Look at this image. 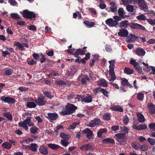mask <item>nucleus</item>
I'll return each mask as SVG.
<instances>
[{
  "label": "nucleus",
  "mask_w": 155,
  "mask_h": 155,
  "mask_svg": "<svg viewBox=\"0 0 155 155\" xmlns=\"http://www.w3.org/2000/svg\"><path fill=\"white\" fill-rule=\"evenodd\" d=\"M65 108H63L61 111L60 112L61 115L69 114L74 112L76 109L77 107L71 104H67Z\"/></svg>",
  "instance_id": "f257e3e1"
},
{
  "label": "nucleus",
  "mask_w": 155,
  "mask_h": 155,
  "mask_svg": "<svg viewBox=\"0 0 155 155\" xmlns=\"http://www.w3.org/2000/svg\"><path fill=\"white\" fill-rule=\"evenodd\" d=\"M113 19L109 18L105 21L106 24L110 27H114L117 26L118 24V21L121 20V18L118 16H113Z\"/></svg>",
  "instance_id": "f03ea898"
},
{
  "label": "nucleus",
  "mask_w": 155,
  "mask_h": 155,
  "mask_svg": "<svg viewBox=\"0 0 155 155\" xmlns=\"http://www.w3.org/2000/svg\"><path fill=\"white\" fill-rule=\"evenodd\" d=\"M108 62L110 64L109 73L111 77V78L108 80L110 81L113 82L116 78V77L115 75L114 71L115 61L114 60H112L109 61Z\"/></svg>",
  "instance_id": "7ed1b4c3"
},
{
  "label": "nucleus",
  "mask_w": 155,
  "mask_h": 155,
  "mask_svg": "<svg viewBox=\"0 0 155 155\" xmlns=\"http://www.w3.org/2000/svg\"><path fill=\"white\" fill-rule=\"evenodd\" d=\"M18 125L21 127H22L24 129L28 131V127L34 126V124L31 122V119L30 118L27 117L26 119L19 122L18 123Z\"/></svg>",
  "instance_id": "20e7f679"
},
{
  "label": "nucleus",
  "mask_w": 155,
  "mask_h": 155,
  "mask_svg": "<svg viewBox=\"0 0 155 155\" xmlns=\"http://www.w3.org/2000/svg\"><path fill=\"white\" fill-rule=\"evenodd\" d=\"M125 134L124 133H120L115 134L114 138L120 145H124L126 143L125 139Z\"/></svg>",
  "instance_id": "39448f33"
},
{
  "label": "nucleus",
  "mask_w": 155,
  "mask_h": 155,
  "mask_svg": "<svg viewBox=\"0 0 155 155\" xmlns=\"http://www.w3.org/2000/svg\"><path fill=\"white\" fill-rule=\"evenodd\" d=\"M22 14L23 17L27 19L34 18L36 17V15L34 13L30 12L28 10L23 11Z\"/></svg>",
  "instance_id": "423d86ee"
},
{
  "label": "nucleus",
  "mask_w": 155,
  "mask_h": 155,
  "mask_svg": "<svg viewBox=\"0 0 155 155\" xmlns=\"http://www.w3.org/2000/svg\"><path fill=\"white\" fill-rule=\"evenodd\" d=\"M138 5L140 9L145 12L148 11V5L144 0H139Z\"/></svg>",
  "instance_id": "0eeeda50"
},
{
  "label": "nucleus",
  "mask_w": 155,
  "mask_h": 155,
  "mask_svg": "<svg viewBox=\"0 0 155 155\" xmlns=\"http://www.w3.org/2000/svg\"><path fill=\"white\" fill-rule=\"evenodd\" d=\"M101 122L100 119L96 118L90 121L87 124V126L90 127H94L96 125H99L101 124Z\"/></svg>",
  "instance_id": "6e6552de"
},
{
  "label": "nucleus",
  "mask_w": 155,
  "mask_h": 155,
  "mask_svg": "<svg viewBox=\"0 0 155 155\" xmlns=\"http://www.w3.org/2000/svg\"><path fill=\"white\" fill-rule=\"evenodd\" d=\"M0 99L2 101L8 104H14L15 102V99L8 97L2 96Z\"/></svg>",
  "instance_id": "1a4fd4ad"
},
{
  "label": "nucleus",
  "mask_w": 155,
  "mask_h": 155,
  "mask_svg": "<svg viewBox=\"0 0 155 155\" xmlns=\"http://www.w3.org/2000/svg\"><path fill=\"white\" fill-rule=\"evenodd\" d=\"M35 103L39 106L44 105L46 103V100L44 96H41L35 100Z\"/></svg>",
  "instance_id": "9d476101"
},
{
  "label": "nucleus",
  "mask_w": 155,
  "mask_h": 155,
  "mask_svg": "<svg viewBox=\"0 0 155 155\" xmlns=\"http://www.w3.org/2000/svg\"><path fill=\"white\" fill-rule=\"evenodd\" d=\"M130 27L133 29L145 30V28L143 26L137 23H130Z\"/></svg>",
  "instance_id": "9b49d317"
},
{
  "label": "nucleus",
  "mask_w": 155,
  "mask_h": 155,
  "mask_svg": "<svg viewBox=\"0 0 155 155\" xmlns=\"http://www.w3.org/2000/svg\"><path fill=\"white\" fill-rule=\"evenodd\" d=\"M58 116V114L55 113H49L48 114V116L46 117L51 121L52 122L55 120Z\"/></svg>",
  "instance_id": "f8f14e48"
},
{
  "label": "nucleus",
  "mask_w": 155,
  "mask_h": 155,
  "mask_svg": "<svg viewBox=\"0 0 155 155\" xmlns=\"http://www.w3.org/2000/svg\"><path fill=\"white\" fill-rule=\"evenodd\" d=\"M89 78L87 75L83 76L82 74L80 75L78 78V81H81L83 84H85L87 81L89 80Z\"/></svg>",
  "instance_id": "ddd939ff"
},
{
  "label": "nucleus",
  "mask_w": 155,
  "mask_h": 155,
  "mask_svg": "<svg viewBox=\"0 0 155 155\" xmlns=\"http://www.w3.org/2000/svg\"><path fill=\"white\" fill-rule=\"evenodd\" d=\"M14 45L15 46L18 47L21 50H24V47L26 48L28 47V45L26 43H21L17 41L14 42Z\"/></svg>",
  "instance_id": "4468645a"
},
{
  "label": "nucleus",
  "mask_w": 155,
  "mask_h": 155,
  "mask_svg": "<svg viewBox=\"0 0 155 155\" xmlns=\"http://www.w3.org/2000/svg\"><path fill=\"white\" fill-rule=\"evenodd\" d=\"M129 34L128 31L126 29H121L118 33V35L120 37H126L128 36Z\"/></svg>",
  "instance_id": "2eb2a0df"
},
{
  "label": "nucleus",
  "mask_w": 155,
  "mask_h": 155,
  "mask_svg": "<svg viewBox=\"0 0 155 155\" xmlns=\"http://www.w3.org/2000/svg\"><path fill=\"white\" fill-rule=\"evenodd\" d=\"M79 149L82 151H88L89 150H93L94 149L92 146L89 144L82 146L79 147Z\"/></svg>",
  "instance_id": "dca6fc26"
},
{
  "label": "nucleus",
  "mask_w": 155,
  "mask_h": 155,
  "mask_svg": "<svg viewBox=\"0 0 155 155\" xmlns=\"http://www.w3.org/2000/svg\"><path fill=\"white\" fill-rule=\"evenodd\" d=\"M39 151L41 153L44 155H47L48 153L47 147L45 145H42L40 147Z\"/></svg>",
  "instance_id": "f3484780"
},
{
  "label": "nucleus",
  "mask_w": 155,
  "mask_h": 155,
  "mask_svg": "<svg viewBox=\"0 0 155 155\" xmlns=\"http://www.w3.org/2000/svg\"><path fill=\"white\" fill-rule=\"evenodd\" d=\"M92 100V96L90 94H88L86 96H83V100H81L82 102L89 103L91 102Z\"/></svg>",
  "instance_id": "a211bd4d"
},
{
  "label": "nucleus",
  "mask_w": 155,
  "mask_h": 155,
  "mask_svg": "<svg viewBox=\"0 0 155 155\" xmlns=\"http://www.w3.org/2000/svg\"><path fill=\"white\" fill-rule=\"evenodd\" d=\"M77 71L76 68L72 67L70 69L67 70V73L69 76H73Z\"/></svg>",
  "instance_id": "6ab92c4d"
},
{
  "label": "nucleus",
  "mask_w": 155,
  "mask_h": 155,
  "mask_svg": "<svg viewBox=\"0 0 155 155\" xmlns=\"http://www.w3.org/2000/svg\"><path fill=\"white\" fill-rule=\"evenodd\" d=\"M138 37V36L135 35L130 34L127 38L126 40L127 42L130 43L131 42L134 41Z\"/></svg>",
  "instance_id": "aec40b11"
},
{
  "label": "nucleus",
  "mask_w": 155,
  "mask_h": 155,
  "mask_svg": "<svg viewBox=\"0 0 155 155\" xmlns=\"http://www.w3.org/2000/svg\"><path fill=\"white\" fill-rule=\"evenodd\" d=\"M132 127L133 129L137 130L145 129L147 128V126L145 125H140L139 126H137L134 124H133Z\"/></svg>",
  "instance_id": "412c9836"
},
{
  "label": "nucleus",
  "mask_w": 155,
  "mask_h": 155,
  "mask_svg": "<svg viewBox=\"0 0 155 155\" xmlns=\"http://www.w3.org/2000/svg\"><path fill=\"white\" fill-rule=\"evenodd\" d=\"M82 133L84 134H86V136L88 139H91V136L93 134V132L88 128H87L83 131Z\"/></svg>",
  "instance_id": "4be33fe9"
},
{
  "label": "nucleus",
  "mask_w": 155,
  "mask_h": 155,
  "mask_svg": "<svg viewBox=\"0 0 155 155\" xmlns=\"http://www.w3.org/2000/svg\"><path fill=\"white\" fill-rule=\"evenodd\" d=\"M128 26H130V23L128 21L126 20L122 21L119 24V27L121 28H127Z\"/></svg>",
  "instance_id": "5701e85b"
},
{
  "label": "nucleus",
  "mask_w": 155,
  "mask_h": 155,
  "mask_svg": "<svg viewBox=\"0 0 155 155\" xmlns=\"http://www.w3.org/2000/svg\"><path fill=\"white\" fill-rule=\"evenodd\" d=\"M150 113L152 114L155 113V105L153 103H149L147 105Z\"/></svg>",
  "instance_id": "b1692460"
},
{
  "label": "nucleus",
  "mask_w": 155,
  "mask_h": 155,
  "mask_svg": "<svg viewBox=\"0 0 155 155\" xmlns=\"http://www.w3.org/2000/svg\"><path fill=\"white\" fill-rule=\"evenodd\" d=\"M136 53L139 56H143L145 53L146 52L142 48H137L135 50Z\"/></svg>",
  "instance_id": "393cba45"
},
{
  "label": "nucleus",
  "mask_w": 155,
  "mask_h": 155,
  "mask_svg": "<svg viewBox=\"0 0 155 155\" xmlns=\"http://www.w3.org/2000/svg\"><path fill=\"white\" fill-rule=\"evenodd\" d=\"M118 14L119 15V17H120V18H124L126 17V15H125V13L123 8H120L118 10Z\"/></svg>",
  "instance_id": "a878e982"
},
{
  "label": "nucleus",
  "mask_w": 155,
  "mask_h": 155,
  "mask_svg": "<svg viewBox=\"0 0 155 155\" xmlns=\"http://www.w3.org/2000/svg\"><path fill=\"white\" fill-rule=\"evenodd\" d=\"M85 52L82 50L79 49H78L77 51L74 53L73 55L76 58H78V56L80 54L83 55L84 54Z\"/></svg>",
  "instance_id": "bb28decb"
},
{
  "label": "nucleus",
  "mask_w": 155,
  "mask_h": 155,
  "mask_svg": "<svg viewBox=\"0 0 155 155\" xmlns=\"http://www.w3.org/2000/svg\"><path fill=\"white\" fill-rule=\"evenodd\" d=\"M98 85H101L105 87L107 86V81L103 78H101L97 82Z\"/></svg>",
  "instance_id": "cd10ccee"
},
{
  "label": "nucleus",
  "mask_w": 155,
  "mask_h": 155,
  "mask_svg": "<svg viewBox=\"0 0 155 155\" xmlns=\"http://www.w3.org/2000/svg\"><path fill=\"white\" fill-rule=\"evenodd\" d=\"M137 116L138 121L140 123H143L145 121V120L143 115L140 113H137Z\"/></svg>",
  "instance_id": "c85d7f7f"
},
{
  "label": "nucleus",
  "mask_w": 155,
  "mask_h": 155,
  "mask_svg": "<svg viewBox=\"0 0 155 155\" xmlns=\"http://www.w3.org/2000/svg\"><path fill=\"white\" fill-rule=\"evenodd\" d=\"M110 8L112 12H114L117 11V8L116 5L113 2H110Z\"/></svg>",
  "instance_id": "c756f323"
},
{
  "label": "nucleus",
  "mask_w": 155,
  "mask_h": 155,
  "mask_svg": "<svg viewBox=\"0 0 155 155\" xmlns=\"http://www.w3.org/2000/svg\"><path fill=\"white\" fill-rule=\"evenodd\" d=\"M37 147V145L35 143H32L31 145L28 146V148L33 151H36Z\"/></svg>",
  "instance_id": "7c9ffc66"
},
{
  "label": "nucleus",
  "mask_w": 155,
  "mask_h": 155,
  "mask_svg": "<svg viewBox=\"0 0 155 155\" xmlns=\"http://www.w3.org/2000/svg\"><path fill=\"white\" fill-rule=\"evenodd\" d=\"M2 146L4 149H8L11 147L12 145L10 143L5 142L2 144Z\"/></svg>",
  "instance_id": "2f4dec72"
},
{
  "label": "nucleus",
  "mask_w": 155,
  "mask_h": 155,
  "mask_svg": "<svg viewBox=\"0 0 155 155\" xmlns=\"http://www.w3.org/2000/svg\"><path fill=\"white\" fill-rule=\"evenodd\" d=\"M47 145L49 148L53 150H57L59 147L58 145L54 144L49 143Z\"/></svg>",
  "instance_id": "473e14b6"
},
{
  "label": "nucleus",
  "mask_w": 155,
  "mask_h": 155,
  "mask_svg": "<svg viewBox=\"0 0 155 155\" xmlns=\"http://www.w3.org/2000/svg\"><path fill=\"white\" fill-rule=\"evenodd\" d=\"M84 23L88 28H91L94 25V22H89L88 21H84Z\"/></svg>",
  "instance_id": "72a5a7b5"
},
{
  "label": "nucleus",
  "mask_w": 155,
  "mask_h": 155,
  "mask_svg": "<svg viewBox=\"0 0 155 155\" xmlns=\"http://www.w3.org/2000/svg\"><path fill=\"white\" fill-rule=\"evenodd\" d=\"M102 142L104 143H114V140L112 138H107L104 139L102 140Z\"/></svg>",
  "instance_id": "f704fd0d"
},
{
  "label": "nucleus",
  "mask_w": 155,
  "mask_h": 155,
  "mask_svg": "<svg viewBox=\"0 0 155 155\" xmlns=\"http://www.w3.org/2000/svg\"><path fill=\"white\" fill-rule=\"evenodd\" d=\"M26 104L27 106L29 108H34L36 106V104L33 102L28 101L27 102Z\"/></svg>",
  "instance_id": "c9c22d12"
},
{
  "label": "nucleus",
  "mask_w": 155,
  "mask_h": 155,
  "mask_svg": "<svg viewBox=\"0 0 155 155\" xmlns=\"http://www.w3.org/2000/svg\"><path fill=\"white\" fill-rule=\"evenodd\" d=\"M10 15L11 18L15 19H19L21 18V17L20 15L17 13H12L10 14Z\"/></svg>",
  "instance_id": "e433bc0d"
},
{
  "label": "nucleus",
  "mask_w": 155,
  "mask_h": 155,
  "mask_svg": "<svg viewBox=\"0 0 155 155\" xmlns=\"http://www.w3.org/2000/svg\"><path fill=\"white\" fill-rule=\"evenodd\" d=\"M33 141V139L30 137H28L25 140L22 141L21 142L22 143L28 144L30 142H32Z\"/></svg>",
  "instance_id": "4c0bfd02"
},
{
  "label": "nucleus",
  "mask_w": 155,
  "mask_h": 155,
  "mask_svg": "<svg viewBox=\"0 0 155 155\" xmlns=\"http://www.w3.org/2000/svg\"><path fill=\"white\" fill-rule=\"evenodd\" d=\"M33 127L30 128V132L33 134H35L37 132L38 130V127L35 126Z\"/></svg>",
  "instance_id": "58836bf2"
},
{
  "label": "nucleus",
  "mask_w": 155,
  "mask_h": 155,
  "mask_svg": "<svg viewBox=\"0 0 155 155\" xmlns=\"http://www.w3.org/2000/svg\"><path fill=\"white\" fill-rule=\"evenodd\" d=\"M60 136L65 140H68L70 138L69 135L64 134L63 133L60 134Z\"/></svg>",
  "instance_id": "ea45409f"
},
{
  "label": "nucleus",
  "mask_w": 155,
  "mask_h": 155,
  "mask_svg": "<svg viewBox=\"0 0 155 155\" xmlns=\"http://www.w3.org/2000/svg\"><path fill=\"white\" fill-rule=\"evenodd\" d=\"M80 123L79 122H74L71 124L69 127V129L70 130H73L75 129L77 125H78Z\"/></svg>",
  "instance_id": "a19ab883"
},
{
  "label": "nucleus",
  "mask_w": 155,
  "mask_h": 155,
  "mask_svg": "<svg viewBox=\"0 0 155 155\" xmlns=\"http://www.w3.org/2000/svg\"><path fill=\"white\" fill-rule=\"evenodd\" d=\"M107 130L106 129L104 128L100 129L99 131L97 132V136L100 137L101 136L102 134L103 133H105L107 132Z\"/></svg>",
  "instance_id": "79ce46f5"
},
{
  "label": "nucleus",
  "mask_w": 155,
  "mask_h": 155,
  "mask_svg": "<svg viewBox=\"0 0 155 155\" xmlns=\"http://www.w3.org/2000/svg\"><path fill=\"white\" fill-rule=\"evenodd\" d=\"M3 115L9 120H12V115L9 112H5L4 113Z\"/></svg>",
  "instance_id": "37998d69"
},
{
  "label": "nucleus",
  "mask_w": 155,
  "mask_h": 155,
  "mask_svg": "<svg viewBox=\"0 0 155 155\" xmlns=\"http://www.w3.org/2000/svg\"><path fill=\"white\" fill-rule=\"evenodd\" d=\"M132 146L134 149L137 150L140 147V145L138 143L134 142L132 143Z\"/></svg>",
  "instance_id": "c03bdc74"
},
{
  "label": "nucleus",
  "mask_w": 155,
  "mask_h": 155,
  "mask_svg": "<svg viewBox=\"0 0 155 155\" xmlns=\"http://www.w3.org/2000/svg\"><path fill=\"white\" fill-rule=\"evenodd\" d=\"M134 6L131 5H128L126 6V9L129 12H132L134 10Z\"/></svg>",
  "instance_id": "a18cd8bd"
},
{
  "label": "nucleus",
  "mask_w": 155,
  "mask_h": 155,
  "mask_svg": "<svg viewBox=\"0 0 155 155\" xmlns=\"http://www.w3.org/2000/svg\"><path fill=\"white\" fill-rule=\"evenodd\" d=\"M103 117L105 120H110L111 117L110 113H106L104 115Z\"/></svg>",
  "instance_id": "49530a36"
},
{
  "label": "nucleus",
  "mask_w": 155,
  "mask_h": 155,
  "mask_svg": "<svg viewBox=\"0 0 155 155\" xmlns=\"http://www.w3.org/2000/svg\"><path fill=\"white\" fill-rule=\"evenodd\" d=\"M136 18L138 20L142 21H144L147 19L146 16L143 14L137 16Z\"/></svg>",
  "instance_id": "de8ad7c7"
},
{
  "label": "nucleus",
  "mask_w": 155,
  "mask_h": 155,
  "mask_svg": "<svg viewBox=\"0 0 155 155\" xmlns=\"http://www.w3.org/2000/svg\"><path fill=\"white\" fill-rule=\"evenodd\" d=\"M142 64L144 65V70L147 72H149L150 71V67H149L150 66H149L148 65V64H146L144 63V62H143Z\"/></svg>",
  "instance_id": "09e8293b"
},
{
  "label": "nucleus",
  "mask_w": 155,
  "mask_h": 155,
  "mask_svg": "<svg viewBox=\"0 0 155 155\" xmlns=\"http://www.w3.org/2000/svg\"><path fill=\"white\" fill-rule=\"evenodd\" d=\"M130 63L133 65L135 68H137L139 66V64L137 62H136L133 59H131L130 61Z\"/></svg>",
  "instance_id": "8fccbe9b"
},
{
  "label": "nucleus",
  "mask_w": 155,
  "mask_h": 155,
  "mask_svg": "<svg viewBox=\"0 0 155 155\" xmlns=\"http://www.w3.org/2000/svg\"><path fill=\"white\" fill-rule=\"evenodd\" d=\"M125 73L127 74H131L133 73V71L129 68H125L124 69Z\"/></svg>",
  "instance_id": "3c124183"
},
{
  "label": "nucleus",
  "mask_w": 155,
  "mask_h": 155,
  "mask_svg": "<svg viewBox=\"0 0 155 155\" xmlns=\"http://www.w3.org/2000/svg\"><path fill=\"white\" fill-rule=\"evenodd\" d=\"M147 140L151 145L152 146L155 145V139L148 138L147 139Z\"/></svg>",
  "instance_id": "603ef678"
},
{
  "label": "nucleus",
  "mask_w": 155,
  "mask_h": 155,
  "mask_svg": "<svg viewBox=\"0 0 155 155\" xmlns=\"http://www.w3.org/2000/svg\"><path fill=\"white\" fill-rule=\"evenodd\" d=\"M120 129L121 131L124 132V134L127 133H128L129 129L126 127L123 126L120 127Z\"/></svg>",
  "instance_id": "864d4df0"
},
{
  "label": "nucleus",
  "mask_w": 155,
  "mask_h": 155,
  "mask_svg": "<svg viewBox=\"0 0 155 155\" xmlns=\"http://www.w3.org/2000/svg\"><path fill=\"white\" fill-rule=\"evenodd\" d=\"M137 97L138 100L142 101L143 99L144 95L143 94L140 93L137 94Z\"/></svg>",
  "instance_id": "5fc2aeb1"
},
{
  "label": "nucleus",
  "mask_w": 155,
  "mask_h": 155,
  "mask_svg": "<svg viewBox=\"0 0 155 155\" xmlns=\"http://www.w3.org/2000/svg\"><path fill=\"white\" fill-rule=\"evenodd\" d=\"M61 143L62 145L64 147H67L69 143L68 140H61Z\"/></svg>",
  "instance_id": "6e6d98bb"
},
{
  "label": "nucleus",
  "mask_w": 155,
  "mask_h": 155,
  "mask_svg": "<svg viewBox=\"0 0 155 155\" xmlns=\"http://www.w3.org/2000/svg\"><path fill=\"white\" fill-rule=\"evenodd\" d=\"M39 59H40V61L41 63L44 62L46 59L44 55L42 53L40 54V57Z\"/></svg>",
  "instance_id": "4d7b16f0"
},
{
  "label": "nucleus",
  "mask_w": 155,
  "mask_h": 155,
  "mask_svg": "<svg viewBox=\"0 0 155 155\" xmlns=\"http://www.w3.org/2000/svg\"><path fill=\"white\" fill-rule=\"evenodd\" d=\"M89 77L92 79L94 80L96 79V74L90 71L89 73Z\"/></svg>",
  "instance_id": "13d9d810"
},
{
  "label": "nucleus",
  "mask_w": 155,
  "mask_h": 155,
  "mask_svg": "<svg viewBox=\"0 0 155 155\" xmlns=\"http://www.w3.org/2000/svg\"><path fill=\"white\" fill-rule=\"evenodd\" d=\"M147 21L150 25H155V19L153 20L150 19H147Z\"/></svg>",
  "instance_id": "bf43d9fd"
},
{
  "label": "nucleus",
  "mask_w": 155,
  "mask_h": 155,
  "mask_svg": "<svg viewBox=\"0 0 155 155\" xmlns=\"http://www.w3.org/2000/svg\"><path fill=\"white\" fill-rule=\"evenodd\" d=\"M12 70L11 69H8L6 70L4 73L6 75H9L12 74Z\"/></svg>",
  "instance_id": "052dcab7"
},
{
  "label": "nucleus",
  "mask_w": 155,
  "mask_h": 155,
  "mask_svg": "<svg viewBox=\"0 0 155 155\" xmlns=\"http://www.w3.org/2000/svg\"><path fill=\"white\" fill-rule=\"evenodd\" d=\"M129 121L128 118L127 116H124L123 120L124 124L126 125H127Z\"/></svg>",
  "instance_id": "680f3d73"
},
{
  "label": "nucleus",
  "mask_w": 155,
  "mask_h": 155,
  "mask_svg": "<svg viewBox=\"0 0 155 155\" xmlns=\"http://www.w3.org/2000/svg\"><path fill=\"white\" fill-rule=\"evenodd\" d=\"M27 62L28 64L30 65H34L36 63V62L32 59L30 60H28Z\"/></svg>",
  "instance_id": "e2e57ef3"
},
{
  "label": "nucleus",
  "mask_w": 155,
  "mask_h": 155,
  "mask_svg": "<svg viewBox=\"0 0 155 155\" xmlns=\"http://www.w3.org/2000/svg\"><path fill=\"white\" fill-rule=\"evenodd\" d=\"M151 69V71L150 72V74H155V67L150 66L149 67Z\"/></svg>",
  "instance_id": "0e129e2a"
},
{
  "label": "nucleus",
  "mask_w": 155,
  "mask_h": 155,
  "mask_svg": "<svg viewBox=\"0 0 155 155\" xmlns=\"http://www.w3.org/2000/svg\"><path fill=\"white\" fill-rule=\"evenodd\" d=\"M40 54H39L37 53H34L32 54V56L35 60H38L40 57Z\"/></svg>",
  "instance_id": "69168bd1"
},
{
  "label": "nucleus",
  "mask_w": 155,
  "mask_h": 155,
  "mask_svg": "<svg viewBox=\"0 0 155 155\" xmlns=\"http://www.w3.org/2000/svg\"><path fill=\"white\" fill-rule=\"evenodd\" d=\"M101 88L100 87H97L93 91V93L94 94H96L100 92H101Z\"/></svg>",
  "instance_id": "338daca9"
},
{
  "label": "nucleus",
  "mask_w": 155,
  "mask_h": 155,
  "mask_svg": "<svg viewBox=\"0 0 155 155\" xmlns=\"http://www.w3.org/2000/svg\"><path fill=\"white\" fill-rule=\"evenodd\" d=\"M149 127L152 130H155V123L150 124Z\"/></svg>",
  "instance_id": "774afa93"
}]
</instances>
